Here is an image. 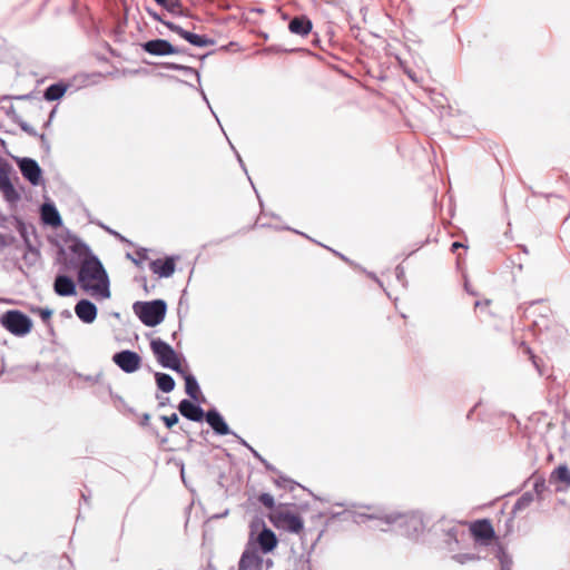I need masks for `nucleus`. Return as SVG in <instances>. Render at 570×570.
Listing matches in <instances>:
<instances>
[{"mask_svg":"<svg viewBox=\"0 0 570 570\" xmlns=\"http://www.w3.org/2000/svg\"><path fill=\"white\" fill-rule=\"evenodd\" d=\"M73 266L77 267V285L96 301L110 298L108 274L87 244L73 237Z\"/></svg>","mask_w":570,"mask_h":570,"instance_id":"obj_1","label":"nucleus"},{"mask_svg":"<svg viewBox=\"0 0 570 570\" xmlns=\"http://www.w3.org/2000/svg\"><path fill=\"white\" fill-rule=\"evenodd\" d=\"M268 518L277 529L295 534H299L304 530V521L302 517L288 507H277L271 511Z\"/></svg>","mask_w":570,"mask_h":570,"instance_id":"obj_2","label":"nucleus"},{"mask_svg":"<svg viewBox=\"0 0 570 570\" xmlns=\"http://www.w3.org/2000/svg\"><path fill=\"white\" fill-rule=\"evenodd\" d=\"M166 303L161 299L150 302H136L132 309L146 326L154 327L160 324L166 315Z\"/></svg>","mask_w":570,"mask_h":570,"instance_id":"obj_3","label":"nucleus"},{"mask_svg":"<svg viewBox=\"0 0 570 570\" xmlns=\"http://www.w3.org/2000/svg\"><path fill=\"white\" fill-rule=\"evenodd\" d=\"M150 348L160 365L177 373H185L180 356L168 343L156 338L150 342Z\"/></svg>","mask_w":570,"mask_h":570,"instance_id":"obj_4","label":"nucleus"},{"mask_svg":"<svg viewBox=\"0 0 570 570\" xmlns=\"http://www.w3.org/2000/svg\"><path fill=\"white\" fill-rule=\"evenodd\" d=\"M385 522L389 524L396 523L402 529L403 534L407 537L417 535L425 528L422 515L416 512L386 515Z\"/></svg>","mask_w":570,"mask_h":570,"instance_id":"obj_5","label":"nucleus"},{"mask_svg":"<svg viewBox=\"0 0 570 570\" xmlns=\"http://www.w3.org/2000/svg\"><path fill=\"white\" fill-rule=\"evenodd\" d=\"M2 326L16 336H24L32 328V321L20 311H8L1 317Z\"/></svg>","mask_w":570,"mask_h":570,"instance_id":"obj_6","label":"nucleus"},{"mask_svg":"<svg viewBox=\"0 0 570 570\" xmlns=\"http://www.w3.org/2000/svg\"><path fill=\"white\" fill-rule=\"evenodd\" d=\"M470 533L475 542L489 546L495 539V531L490 520H476L470 524Z\"/></svg>","mask_w":570,"mask_h":570,"instance_id":"obj_7","label":"nucleus"},{"mask_svg":"<svg viewBox=\"0 0 570 570\" xmlns=\"http://www.w3.org/2000/svg\"><path fill=\"white\" fill-rule=\"evenodd\" d=\"M249 541H252L253 547H256L257 550L265 554L273 552L278 544L276 534L265 525L255 538L250 533Z\"/></svg>","mask_w":570,"mask_h":570,"instance_id":"obj_8","label":"nucleus"},{"mask_svg":"<svg viewBox=\"0 0 570 570\" xmlns=\"http://www.w3.org/2000/svg\"><path fill=\"white\" fill-rule=\"evenodd\" d=\"M18 167L22 176L33 186H39L43 183L42 170L38 163L31 158L18 159Z\"/></svg>","mask_w":570,"mask_h":570,"instance_id":"obj_9","label":"nucleus"},{"mask_svg":"<svg viewBox=\"0 0 570 570\" xmlns=\"http://www.w3.org/2000/svg\"><path fill=\"white\" fill-rule=\"evenodd\" d=\"M262 568L263 558L256 547L252 546V541H248L244 552L240 556L238 570H262Z\"/></svg>","mask_w":570,"mask_h":570,"instance_id":"obj_10","label":"nucleus"},{"mask_svg":"<svg viewBox=\"0 0 570 570\" xmlns=\"http://www.w3.org/2000/svg\"><path fill=\"white\" fill-rule=\"evenodd\" d=\"M112 361L126 373L136 372L141 364L140 356L128 350L116 353Z\"/></svg>","mask_w":570,"mask_h":570,"instance_id":"obj_11","label":"nucleus"},{"mask_svg":"<svg viewBox=\"0 0 570 570\" xmlns=\"http://www.w3.org/2000/svg\"><path fill=\"white\" fill-rule=\"evenodd\" d=\"M142 49L153 56L179 53L180 50L165 39H155L142 43Z\"/></svg>","mask_w":570,"mask_h":570,"instance_id":"obj_12","label":"nucleus"},{"mask_svg":"<svg viewBox=\"0 0 570 570\" xmlns=\"http://www.w3.org/2000/svg\"><path fill=\"white\" fill-rule=\"evenodd\" d=\"M164 23L169 30L177 33L183 39H185L186 41H188L189 43H191L196 47H207L213 43V41L209 40L207 37L199 36V35L193 33L190 31H187L173 22H164Z\"/></svg>","mask_w":570,"mask_h":570,"instance_id":"obj_13","label":"nucleus"},{"mask_svg":"<svg viewBox=\"0 0 570 570\" xmlns=\"http://www.w3.org/2000/svg\"><path fill=\"white\" fill-rule=\"evenodd\" d=\"M73 311L79 320L86 324L94 323L98 314L97 306L88 299H80L73 307Z\"/></svg>","mask_w":570,"mask_h":570,"instance_id":"obj_14","label":"nucleus"},{"mask_svg":"<svg viewBox=\"0 0 570 570\" xmlns=\"http://www.w3.org/2000/svg\"><path fill=\"white\" fill-rule=\"evenodd\" d=\"M175 259L166 257L165 259H156L150 263V271L159 277H169L175 272Z\"/></svg>","mask_w":570,"mask_h":570,"instance_id":"obj_15","label":"nucleus"},{"mask_svg":"<svg viewBox=\"0 0 570 570\" xmlns=\"http://www.w3.org/2000/svg\"><path fill=\"white\" fill-rule=\"evenodd\" d=\"M178 410L183 416L195 422H199L204 417L203 409L188 400H183Z\"/></svg>","mask_w":570,"mask_h":570,"instance_id":"obj_16","label":"nucleus"},{"mask_svg":"<svg viewBox=\"0 0 570 570\" xmlns=\"http://www.w3.org/2000/svg\"><path fill=\"white\" fill-rule=\"evenodd\" d=\"M312 27V21L305 16L293 18L288 24L291 32L302 37L307 36L311 32Z\"/></svg>","mask_w":570,"mask_h":570,"instance_id":"obj_17","label":"nucleus"},{"mask_svg":"<svg viewBox=\"0 0 570 570\" xmlns=\"http://www.w3.org/2000/svg\"><path fill=\"white\" fill-rule=\"evenodd\" d=\"M206 421L217 434L226 435L229 433L228 425L225 423V421L217 411H208L206 413Z\"/></svg>","mask_w":570,"mask_h":570,"instance_id":"obj_18","label":"nucleus"},{"mask_svg":"<svg viewBox=\"0 0 570 570\" xmlns=\"http://www.w3.org/2000/svg\"><path fill=\"white\" fill-rule=\"evenodd\" d=\"M41 219L51 227H58L61 224L60 215L52 204H43L41 206Z\"/></svg>","mask_w":570,"mask_h":570,"instance_id":"obj_19","label":"nucleus"},{"mask_svg":"<svg viewBox=\"0 0 570 570\" xmlns=\"http://www.w3.org/2000/svg\"><path fill=\"white\" fill-rule=\"evenodd\" d=\"M185 379V391L195 401L198 400L200 390L196 379L185 370V373H180Z\"/></svg>","mask_w":570,"mask_h":570,"instance_id":"obj_20","label":"nucleus"},{"mask_svg":"<svg viewBox=\"0 0 570 570\" xmlns=\"http://www.w3.org/2000/svg\"><path fill=\"white\" fill-rule=\"evenodd\" d=\"M551 480L570 488V470L566 464H561L551 473Z\"/></svg>","mask_w":570,"mask_h":570,"instance_id":"obj_21","label":"nucleus"},{"mask_svg":"<svg viewBox=\"0 0 570 570\" xmlns=\"http://www.w3.org/2000/svg\"><path fill=\"white\" fill-rule=\"evenodd\" d=\"M55 291L58 295H71V278L67 275H59L55 282Z\"/></svg>","mask_w":570,"mask_h":570,"instance_id":"obj_22","label":"nucleus"},{"mask_svg":"<svg viewBox=\"0 0 570 570\" xmlns=\"http://www.w3.org/2000/svg\"><path fill=\"white\" fill-rule=\"evenodd\" d=\"M156 382L159 390L169 393L175 387L174 379L165 373H156Z\"/></svg>","mask_w":570,"mask_h":570,"instance_id":"obj_23","label":"nucleus"},{"mask_svg":"<svg viewBox=\"0 0 570 570\" xmlns=\"http://www.w3.org/2000/svg\"><path fill=\"white\" fill-rule=\"evenodd\" d=\"M67 90V86L62 83H53L49 86L45 91V98L49 101H53L63 96Z\"/></svg>","mask_w":570,"mask_h":570,"instance_id":"obj_24","label":"nucleus"},{"mask_svg":"<svg viewBox=\"0 0 570 570\" xmlns=\"http://www.w3.org/2000/svg\"><path fill=\"white\" fill-rule=\"evenodd\" d=\"M0 191L4 199L10 204H16L20 199V194L16 190L11 181L0 187Z\"/></svg>","mask_w":570,"mask_h":570,"instance_id":"obj_25","label":"nucleus"},{"mask_svg":"<svg viewBox=\"0 0 570 570\" xmlns=\"http://www.w3.org/2000/svg\"><path fill=\"white\" fill-rule=\"evenodd\" d=\"M533 501V494L530 492L523 493L514 503L512 512L515 514L527 509Z\"/></svg>","mask_w":570,"mask_h":570,"instance_id":"obj_26","label":"nucleus"},{"mask_svg":"<svg viewBox=\"0 0 570 570\" xmlns=\"http://www.w3.org/2000/svg\"><path fill=\"white\" fill-rule=\"evenodd\" d=\"M10 180V168L7 164H0V187L9 184Z\"/></svg>","mask_w":570,"mask_h":570,"instance_id":"obj_27","label":"nucleus"},{"mask_svg":"<svg viewBox=\"0 0 570 570\" xmlns=\"http://www.w3.org/2000/svg\"><path fill=\"white\" fill-rule=\"evenodd\" d=\"M258 501L267 509L269 510H274V498L272 494L269 493H262L259 497H258Z\"/></svg>","mask_w":570,"mask_h":570,"instance_id":"obj_28","label":"nucleus"},{"mask_svg":"<svg viewBox=\"0 0 570 570\" xmlns=\"http://www.w3.org/2000/svg\"><path fill=\"white\" fill-rule=\"evenodd\" d=\"M161 420L168 429H171L178 422V415L173 413L171 415H164Z\"/></svg>","mask_w":570,"mask_h":570,"instance_id":"obj_29","label":"nucleus"},{"mask_svg":"<svg viewBox=\"0 0 570 570\" xmlns=\"http://www.w3.org/2000/svg\"><path fill=\"white\" fill-rule=\"evenodd\" d=\"M33 312L38 313L43 322H47L53 313L52 309H50V308H41V307L33 309Z\"/></svg>","mask_w":570,"mask_h":570,"instance_id":"obj_30","label":"nucleus"},{"mask_svg":"<svg viewBox=\"0 0 570 570\" xmlns=\"http://www.w3.org/2000/svg\"><path fill=\"white\" fill-rule=\"evenodd\" d=\"M523 351L525 354L529 355V358L532 361L533 365L538 368V371L541 373L539 358L532 353L529 346H523Z\"/></svg>","mask_w":570,"mask_h":570,"instance_id":"obj_31","label":"nucleus"},{"mask_svg":"<svg viewBox=\"0 0 570 570\" xmlns=\"http://www.w3.org/2000/svg\"><path fill=\"white\" fill-rule=\"evenodd\" d=\"M459 248H466V246L460 242H454L451 246V252L455 253Z\"/></svg>","mask_w":570,"mask_h":570,"instance_id":"obj_32","label":"nucleus"},{"mask_svg":"<svg viewBox=\"0 0 570 570\" xmlns=\"http://www.w3.org/2000/svg\"><path fill=\"white\" fill-rule=\"evenodd\" d=\"M142 419H144L142 424H147V422H148V421H149V419H150V415H149V414H145Z\"/></svg>","mask_w":570,"mask_h":570,"instance_id":"obj_33","label":"nucleus"},{"mask_svg":"<svg viewBox=\"0 0 570 570\" xmlns=\"http://www.w3.org/2000/svg\"><path fill=\"white\" fill-rule=\"evenodd\" d=\"M158 4L166 6L168 0H155Z\"/></svg>","mask_w":570,"mask_h":570,"instance_id":"obj_34","label":"nucleus"}]
</instances>
